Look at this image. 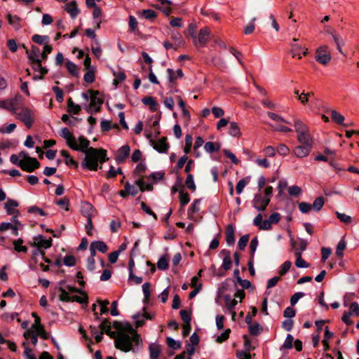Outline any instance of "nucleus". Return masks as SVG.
I'll use <instances>...</instances> for the list:
<instances>
[{"label":"nucleus","instance_id":"nucleus-1","mask_svg":"<svg viewBox=\"0 0 359 359\" xmlns=\"http://www.w3.org/2000/svg\"><path fill=\"white\" fill-rule=\"evenodd\" d=\"M84 154L86 156L81 162V167L86 170L96 171L98 162L102 164L108 160L107 151L104 149L90 147Z\"/></svg>","mask_w":359,"mask_h":359},{"label":"nucleus","instance_id":"nucleus-2","mask_svg":"<svg viewBox=\"0 0 359 359\" xmlns=\"http://www.w3.org/2000/svg\"><path fill=\"white\" fill-rule=\"evenodd\" d=\"M129 327L131 330V335L124 332H119L114 341L115 347L124 352L133 350V345L138 346L141 341L140 336L137 332L132 326H129Z\"/></svg>","mask_w":359,"mask_h":359},{"label":"nucleus","instance_id":"nucleus-3","mask_svg":"<svg viewBox=\"0 0 359 359\" xmlns=\"http://www.w3.org/2000/svg\"><path fill=\"white\" fill-rule=\"evenodd\" d=\"M294 126L297 134V141L302 144L313 146V140L311 137L308 126L300 120L294 121Z\"/></svg>","mask_w":359,"mask_h":359},{"label":"nucleus","instance_id":"nucleus-4","mask_svg":"<svg viewBox=\"0 0 359 359\" xmlns=\"http://www.w3.org/2000/svg\"><path fill=\"white\" fill-rule=\"evenodd\" d=\"M90 94V104L86 106V110L88 114H93L100 111L101 107L104 102L102 97H99L98 90H88Z\"/></svg>","mask_w":359,"mask_h":359},{"label":"nucleus","instance_id":"nucleus-5","mask_svg":"<svg viewBox=\"0 0 359 359\" xmlns=\"http://www.w3.org/2000/svg\"><path fill=\"white\" fill-rule=\"evenodd\" d=\"M19 156L23 158L20 163V168L22 170L32 172L40 167V163L36 158L27 156L24 151H21Z\"/></svg>","mask_w":359,"mask_h":359},{"label":"nucleus","instance_id":"nucleus-6","mask_svg":"<svg viewBox=\"0 0 359 359\" xmlns=\"http://www.w3.org/2000/svg\"><path fill=\"white\" fill-rule=\"evenodd\" d=\"M17 118L22 121L27 128H30L34 121V112L26 107H21L20 110L15 114Z\"/></svg>","mask_w":359,"mask_h":359},{"label":"nucleus","instance_id":"nucleus-7","mask_svg":"<svg viewBox=\"0 0 359 359\" xmlns=\"http://www.w3.org/2000/svg\"><path fill=\"white\" fill-rule=\"evenodd\" d=\"M316 60L320 64L326 65L331 60V55L328 51V47L327 46H320L316 53Z\"/></svg>","mask_w":359,"mask_h":359},{"label":"nucleus","instance_id":"nucleus-8","mask_svg":"<svg viewBox=\"0 0 359 359\" xmlns=\"http://www.w3.org/2000/svg\"><path fill=\"white\" fill-rule=\"evenodd\" d=\"M22 103V97L20 95H16L14 97L7 100V110L15 114L20 110Z\"/></svg>","mask_w":359,"mask_h":359},{"label":"nucleus","instance_id":"nucleus-9","mask_svg":"<svg viewBox=\"0 0 359 359\" xmlns=\"http://www.w3.org/2000/svg\"><path fill=\"white\" fill-rule=\"evenodd\" d=\"M270 202V198L256 194L252 200L253 207L259 211H264Z\"/></svg>","mask_w":359,"mask_h":359},{"label":"nucleus","instance_id":"nucleus-10","mask_svg":"<svg viewBox=\"0 0 359 359\" xmlns=\"http://www.w3.org/2000/svg\"><path fill=\"white\" fill-rule=\"evenodd\" d=\"M60 135L66 140L67 144L69 148L77 149L76 138L67 128H62Z\"/></svg>","mask_w":359,"mask_h":359},{"label":"nucleus","instance_id":"nucleus-11","mask_svg":"<svg viewBox=\"0 0 359 359\" xmlns=\"http://www.w3.org/2000/svg\"><path fill=\"white\" fill-rule=\"evenodd\" d=\"M18 205L17 201L13 199H8V201L5 203L4 208L8 215H13V222L15 224L19 223L17 220L18 210L15 209V208Z\"/></svg>","mask_w":359,"mask_h":359},{"label":"nucleus","instance_id":"nucleus-12","mask_svg":"<svg viewBox=\"0 0 359 359\" xmlns=\"http://www.w3.org/2000/svg\"><path fill=\"white\" fill-rule=\"evenodd\" d=\"M166 141L167 138L165 137H163L156 141L151 140L150 142L153 148L158 152L167 153L169 149V144Z\"/></svg>","mask_w":359,"mask_h":359},{"label":"nucleus","instance_id":"nucleus-13","mask_svg":"<svg viewBox=\"0 0 359 359\" xmlns=\"http://www.w3.org/2000/svg\"><path fill=\"white\" fill-rule=\"evenodd\" d=\"M312 149L313 146L300 144L293 149L292 152L297 158H302L308 156Z\"/></svg>","mask_w":359,"mask_h":359},{"label":"nucleus","instance_id":"nucleus-14","mask_svg":"<svg viewBox=\"0 0 359 359\" xmlns=\"http://www.w3.org/2000/svg\"><path fill=\"white\" fill-rule=\"evenodd\" d=\"M34 245L41 249H48L52 245V238H45L41 235H38L34 238Z\"/></svg>","mask_w":359,"mask_h":359},{"label":"nucleus","instance_id":"nucleus-15","mask_svg":"<svg viewBox=\"0 0 359 359\" xmlns=\"http://www.w3.org/2000/svg\"><path fill=\"white\" fill-rule=\"evenodd\" d=\"M130 148L128 144L122 146L117 151L116 154V161L118 163H123L129 156Z\"/></svg>","mask_w":359,"mask_h":359},{"label":"nucleus","instance_id":"nucleus-16","mask_svg":"<svg viewBox=\"0 0 359 359\" xmlns=\"http://www.w3.org/2000/svg\"><path fill=\"white\" fill-rule=\"evenodd\" d=\"M235 231L232 224H228L225 229V240L228 245H233L235 243Z\"/></svg>","mask_w":359,"mask_h":359},{"label":"nucleus","instance_id":"nucleus-17","mask_svg":"<svg viewBox=\"0 0 359 359\" xmlns=\"http://www.w3.org/2000/svg\"><path fill=\"white\" fill-rule=\"evenodd\" d=\"M65 10L70 15L72 18H75L79 13V10L75 1H72L66 4L65 6Z\"/></svg>","mask_w":359,"mask_h":359},{"label":"nucleus","instance_id":"nucleus-18","mask_svg":"<svg viewBox=\"0 0 359 359\" xmlns=\"http://www.w3.org/2000/svg\"><path fill=\"white\" fill-rule=\"evenodd\" d=\"M137 15L140 18L149 20L151 22H153L155 18L157 17V13L156 11L151 9H144L140 11H137Z\"/></svg>","mask_w":359,"mask_h":359},{"label":"nucleus","instance_id":"nucleus-19","mask_svg":"<svg viewBox=\"0 0 359 359\" xmlns=\"http://www.w3.org/2000/svg\"><path fill=\"white\" fill-rule=\"evenodd\" d=\"M221 253L224 255L222 267L225 271H228L231 268L232 265L230 251L228 250H222Z\"/></svg>","mask_w":359,"mask_h":359},{"label":"nucleus","instance_id":"nucleus-20","mask_svg":"<svg viewBox=\"0 0 359 359\" xmlns=\"http://www.w3.org/2000/svg\"><path fill=\"white\" fill-rule=\"evenodd\" d=\"M79 144H77V149H72L75 151H80L83 153H86L88 149H89L90 142L83 136H80L79 137Z\"/></svg>","mask_w":359,"mask_h":359},{"label":"nucleus","instance_id":"nucleus-21","mask_svg":"<svg viewBox=\"0 0 359 359\" xmlns=\"http://www.w3.org/2000/svg\"><path fill=\"white\" fill-rule=\"evenodd\" d=\"M142 102L144 104L149 106L152 112L157 111L158 103L151 96H147L142 98Z\"/></svg>","mask_w":359,"mask_h":359},{"label":"nucleus","instance_id":"nucleus-22","mask_svg":"<svg viewBox=\"0 0 359 359\" xmlns=\"http://www.w3.org/2000/svg\"><path fill=\"white\" fill-rule=\"evenodd\" d=\"M7 20L8 23L13 27L16 30L21 29V19L17 15H12L11 14L7 15Z\"/></svg>","mask_w":359,"mask_h":359},{"label":"nucleus","instance_id":"nucleus-23","mask_svg":"<svg viewBox=\"0 0 359 359\" xmlns=\"http://www.w3.org/2000/svg\"><path fill=\"white\" fill-rule=\"evenodd\" d=\"M210 34V30L208 27L202 28L198 34V43L201 46H205L208 41V37Z\"/></svg>","mask_w":359,"mask_h":359},{"label":"nucleus","instance_id":"nucleus-24","mask_svg":"<svg viewBox=\"0 0 359 359\" xmlns=\"http://www.w3.org/2000/svg\"><path fill=\"white\" fill-rule=\"evenodd\" d=\"M330 116H331L332 120L334 123L339 124V125H343L344 126H348L347 124L344 123V121L345 119L344 116L339 112L337 111L336 110H332L330 111Z\"/></svg>","mask_w":359,"mask_h":359},{"label":"nucleus","instance_id":"nucleus-25","mask_svg":"<svg viewBox=\"0 0 359 359\" xmlns=\"http://www.w3.org/2000/svg\"><path fill=\"white\" fill-rule=\"evenodd\" d=\"M306 55L307 54V49L303 50V48L296 44L292 45L291 54L293 57H297L299 59L302 58L301 54Z\"/></svg>","mask_w":359,"mask_h":359},{"label":"nucleus","instance_id":"nucleus-26","mask_svg":"<svg viewBox=\"0 0 359 359\" xmlns=\"http://www.w3.org/2000/svg\"><path fill=\"white\" fill-rule=\"evenodd\" d=\"M150 358L158 359L161 353V347L156 344H151L149 346Z\"/></svg>","mask_w":359,"mask_h":359},{"label":"nucleus","instance_id":"nucleus-27","mask_svg":"<svg viewBox=\"0 0 359 359\" xmlns=\"http://www.w3.org/2000/svg\"><path fill=\"white\" fill-rule=\"evenodd\" d=\"M81 110V107L79 104H75L70 97L67 101V111L74 114H79Z\"/></svg>","mask_w":359,"mask_h":359},{"label":"nucleus","instance_id":"nucleus-28","mask_svg":"<svg viewBox=\"0 0 359 359\" xmlns=\"http://www.w3.org/2000/svg\"><path fill=\"white\" fill-rule=\"evenodd\" d=\"M332 37L333 39V41H334L337 48L338 49L339 52L341 54H344L343 50L341 49V46L344 45V41L343 39L341 37L340 35L337 34L335 32H331Z\"/></svg>","mask_w":359,"mask_h":359},{"label":"nucleus","instance_id":"nucleus-29","mask_svg":"<svg viewBox=\"0 0 359 359\" xmlns=\"http://www.w3.org/2000/svg\"><path fill=\"white\" fill-rule=\"evenodd\" d=\"M40 50L38 47L32 46L31 51L29 53V59L32 62L39 61L40 60Z\"/></svg>","mask_w":359,"mask_h":359},{"label":"nucleus","instance_id":"nucleus-30","mask_svg":"<svg viewBox=\"0 0 359 359\" xmlns=\"http://www.w3.org/2000/svg\"><path fill=\"white\" fill-rule=\"evenodd\" d=\"M24 243V241L22 239V238H18V240H15L13 241V246H14V250L17 252H27V250H28V248L25 246V245H22Z\"/></svg>","mask_w":359,"mask_h":359},{"label":"nucleus","instance_id":"nucleus-31","mask_svg":"<svg viewBox=\"0 0 359 359\" xmlns=\"http://www.w3.org/2000/svg\"><path fill=\"white\" fill-rule=\"evenodd\" d=\"M32 40L38 44L40 45H48L49 37L48 36H42L39 34H34L32 37Z\"/></svg>","mask_w":359,"mask_h":359},{"label":"nucleus","instance_id":"nucleus-32","mask_svg":"<svg viewBox=\"0 0 359 359\" xmlns=\"http://www.w3.org/2000/svg\"><path fill=\"white\" fill-rule=\"evenodd\" d=\"M263 328L257 322L250 325L248 326V330L251 335L257 336L261 333Z\"/></svg>","mask_w":359,"mask_h":359},{"label":"nucleus","instance_id":"nucleus-33","mask_svg":"<svg viewBox=\"0 0 359 359\" xmlns=\"http://www.w3.org/2000/svg\"><path fill=\"white\" fill-rule=\"evenodd\" d=\"M66 67L72 76H78L79 74V70L78 66L73 63L72 62L67 60L66 62Z\"/></svg>","mask_w":359,"mask_h":359},{"label":"nucleus","instance_id":"nucleus-34","mask_svg":"<svg viewBox=\"0 0 359 359\" xmlns=\"http://www.w3.org/2000/svg\"><path fill=\"white\" fill-rule=\"evenodd\" d=\"M229 134L233 137H240L241 136V133L240 127L237 123H236V122L230 123Z\"/></svg>","mask_w":359,"mask_h":359},{"label":"nucleus","instance_id":"nucleus-35","mask_svg":"<svg viewBox=\"0 0 359 359\" xmlns=\"http://www.w3.org/2000/svg\"><path fill=\"white\" fill-rule=\"evenodd\" d=\"M93 206L89 203H85L83 204L81 208V212L84 217L87 218V219H89V218H91L92 214L91 212L93 211Z\"/></svg>","mask_w":359,"mask_h":359},{"label":"nucleus","instance_id":"nucleus-36","mask_svg":"<svg viewBox=\"0 0 359 359\" xmlns=\"http://www.w3.org/2000/svg\"><path fill=\"white\" fill-rule=\"evenodd\" d=\"M204 149L208 153H213L218 151L220 149V146L217 143L208 142L205 144Z\"/></svg>","mask_w":359,"mask_h":359},{"label":"nucleus","instance_id":"nucleus-37","mask_svg":"<svg viewBox=\"0 0 359 359\" xmlns=\"http://www.w3.org/2000/svg\"><path fill=\"white\" fill-rule=\"evenodd\" d=\"M91 243H92L93 248H95L97 250H98L102 253H104L108 250V246L103 241H93Z\"/></svg>","mask_w":359,"mask_h":359},{"label":"nucleus","instance_id":"nucleus-38","mask_svg":"<svg viewBox=\"0 0 359 359\" xmlns=\"http://www.w3.org/2000/svg\"><path fill=\"white\" fill-rule=\"evenodd\" d=\"M237 303L238 302L236 299H231L229 297H225L226 306L231 312H233V318L236 316V313L233 311V309H235V306H236Z\"/></svg>","mask_w":359,"mask_h":359},{"label":"nucleus","instance_id":"nucleus-39","mask_svg":"<svg viewBox=\"0 0 359 359\" xmlns=\"http://www.w3.org/2000/svg\"><path fill=\"white\" fill-rule=\"evenodd\" d=\"M190 201V197L188 193L184 192L183 189L180 191V202L182 207L185 206Z\"/></svg>","mask_w":359,"mask_h":359},{"label":"nucleus","instance_id":"nucleus-40","mask_svg":"<svg viewBox=\"0 0 359 359\" xmlns=\"http://www.w3.org/2000/svg\"><path fill=\"white\" fill-rule=\"evenodd\" d=\"M150 288L151 284L149 283H144L142 285V291L144 293V302L147 303L150 298Z\"/></svg>","mask_w":359,"mask_h":359},{"label":"nucleus","instance_id":"nucleus-41","mask_svg":"<svg viewBox=\"0 0 359 359\" xmlns=\"http://www.w3.org/2000/svg\"><path fill=\"white\" fill-rule=\"evenodd\" d=\"M324 203H325V200H324L323 197L320 196L315 199L313 204L311 205V208L313 207V208L316 211H319L323 207Z\"/></svg>","mask_w":359,"mask_h":359},{"label":"nucleus","instance_id":"nucleus-42","mask_svg":"<svg viewBox=\"0 0 359 359\" xmlns=\"http://www.w3.org/2000/svg\"><path fill=\"white\" fill-rule=\"evenodd\" d=\"M90 46H91L92 52L94 54V55L97 58H99L101 56L102 52V48L100 47V41H97V43H92Z\"/></svg>","mask_w":359,"mask_h":359},{"label":"nucleus","instance_id":"nucleus-43","mask_svg":"<svg viewBox=\"0 0 359 359\" xmlns=\"http://www.w3.org/2000/svg\"><path fill=\"white\" fill-rule=\"evenodd\" d=\"M101 129L104 132L109 131L112 128H118V126L116 123L111 125L109 121L104 120L100 123Z\"/></svg>","mask_w":359,"mask_h":359},{"label":"nucleus","instance_id":"nucleus-44","mask_svg":"<svg viewBox=\"0 0 359 359\" xmlns=\"http://www.w3.org/2000/svg\"><path fill=\"white\" fill-rule=\"evenodd\" d=\"M185 184L191 191H196V187L194 181V176L191 174L187 175Z\"/></svg>","mask_w":359,"mask_h":359},{"label":"nucleus","instance_id":"nucleus-45","mask_svg":"<svg viewBox=\"0 0 359 359\" xmlns=\"http://www.w3.org/2000/svg\"><path fill=\"white\" fill-rule=\"evenodd\" d=\"M192 136L189 134H187L185 137V146L184 148V151L187 154H188L191 151V149L192 147Z\"/></svg>","mask_w":359,"mask_h":359},{"label":"nucleus","instance_id":"nucleus-46","mask_svg":"<svg viewBox=\"0 0 359 359\" xmlns=\"http://www.w3.org/2000/svg\"><path fill=\"white\" fill-rule=\"evenodd\" d=\"M61 119L64 123L69 126H74L76 125V122L81 121L80 118L76 117H74L73 119H70L69 115L67 114H63Z\"/></svg>","mask_w":359,"mask_h":359},{"label":"nucleus","instance_id":"nucleus-47","mask_svg":"<svg viewBox=\"0 0 359 359\" xmlns=\"http://www.w3.org/2000/svg\"><path fill=\"white\" fill-rule=\"evenodd\" d=\"M180 316L184 322V324H190L191 320V314L190 311L187 310H181L180 311Z\"/></svg>","mask_w":359,"mask_h":359},{"label":"nucleus","instance_id":"nucleus-48","mask_svg":"<svg viewBox=\"0 0 359 359\" xmlns=\"http://www.w3.org/2000/svg\"><path fill=\"white\" fill-rule=\"evenodd\" d=\"M83 297H80V296H77V295H75V296H72L71 297V301L70 302H79V303H81V304H84V303H87L88 302V296L86 294V293L83 291H81V293Z\"/></svg>","mask_w":359,"mask_h":359},{"label":"nucleus","instance_id":"nucleus-49","mask_svg":"<svg viewBox=\"0 0 359 359\" xmlns=\"http://www.w3.org/2000/svg\"><path fill=\"white\" fill-rule=\"evenodd\" d=\"M83 80L88 83H92L95 81V71L92 67L91 69H88V72L84 74Z\"/></svg>","mask_w":359,"mask_h":359},{"label":"nucleus","instance_id":"nucleus-50","mask_svg":"<svg viewBox=\"0 0 359 359\" xmlns=\"http://www.w3.org/2000/svg\"><path fill=\"white\" fill-rule=\"evenodd\" d=\"M276 152L280 156H285L289 154L290 149L285 144H280L277 147Z\"/></svg>","mask_w":359,"mask_h":359},{"label":"nucleus","instance_id":"nucleus-51","mask_svg":"<svg viewBox=\"0 0 359 359\" xmlns=\"http://www.w3.org/2000/svg\"><path fill=\"white\" fill-rule=\"evenodd\" d=\"M292 266V262L290 261H285L280 267L278 273L280 276L285 275L288 272L290 267Z\"/></svg>","mask_w":359,"mask_h":359},{"label":"nucleus","instance_id":"nucleus-52","mask_svg":"<svg viewBox=\"0 0 359 359\" xmlns=\"http://www.w3.org/2000/svg\"><path fill=\"white\" fill-rule=\"evenodd\" d=\"M258 243H259V241H258V238H257V236H255V238H253L251 240L250 244V257L254 258L255 251H256L257 248L258 246Z\"/></svg>","mask_w":359,"mask_h":359},{"label":"nucleus","instance_id":"nucleus-53","mask_svg":"<svg viewBox=\"0 0 359 359\" xmlns=\"http://www.w3.org/2000/svg\"><path fill=\"white\" fill-rule=\"evenodd\" d=\"M347 313H350V316H359V304L357 302L351 303L349 306V311Z\"/></svg>","mask_w":359,"mask_h":359},{"label":"nucleus","instance_id":"nucleus-54","mask_svg":"<svg viewBox=\"0 0 359 359\" xmlns=\"http://www.w3.org/2000/svg\"><path fill=\"white\" fill-rule=\"evenodd\" d=\"M59 291L60 292V294L59 295L60 300L62 302H70L71 296H69V293L62 287H60Z\"/></svg>","mask_w":359,"mask_h":359},{"label":"nucleus","instance_id":"nucleus-55","mask_svg":"<svg viewBox=\"0 0 359 359\" xmlns=\"http://www.w3.org/2000/svg\"><path fill=\"white\" fill-rule=\"evenodd\" d=\"M249 238H250V236L248 234H245L240 238V239L238 241V248L241 250H243L245 248V247L249 241Z\"/></svg>","mask_w":359,"mask_h":359},{"label":"nucleus","instance_id":"nucleus-56","mask_svg":"<svg viewBox=\"0 0 359 359\" xmlns=\"http://www.w3.org/2000/svg\"><path fill=\"white\" fill-rule=\"evenodd\" d=\"M168 346L173 350H178L181 348V344L179 341H175L171 337H168L166 339Z\"/></svg>","mask_w":359,"mask_h":359},{"label":"nucleus","instance_id":"nucleus-57","mask_svg":"<svg viewBox=\"0 0 359 359\" xmlns=\"http://www.w3.org/2000/svg\"><path fill=\"white\" fill-rule=\"evenodd\" d=\"M230 332H231V330L229 328L225 330L224 332H222L220 335H219L217 337L216 341L217 343L221 344V343L226 341L229 337Z\"/></svg>","mask_w":359,"mask_h":359},{"label":"nucleus","instance_id":"nucleus-58","mask_svg":"<svg viewBox=\"0 0 359 359\" xmlns=\"http://www.w3.org/2000/svg\"><path fill=\"white\" fill-rule=\"evenodd\" d=\"M263 153L266 157H274L276 154V149L272 146H267L263 149Z\"/></svg>","mask_w":359,"mask_h":359},{"label":"nucleus","instance_id":"nucleus-59","mask_svg":"<svg viewBox=\"0 0 359 359\" xmlns=\"http://www.w3.org/2000/svg\"><path fill=\"white\" fill-rule=\"evenodd\" d=\"M346 248V242L344 239H341L337 244V249H336V255L338 257H342L343 256V251Z\"/></svg>","mask_w":359,"mask_h":359},{"label":"nucleus","instance_id":"nucleus-60","mask_svg":"<svg viewBox=\"0 0 359 359\" xmlns=\"http://www.w3.org/2000/svg\"><path fill=\"white\" fill-rule=\"evenodd\" d=\"M85 34L88 38L92 39L93 41L92 43H97V41H99L98 38L97 37V35L95 34V30L92 29L90 28H88L85 29Z\"/></svg>","mask_w":359,"mask_h":359},{"label":"nucleus","instance_id":"nucleus-61","mask_svg":"<svg viewBox=\"0 0 359 359\" xmlns=\"http://www.w3.org/2000/svg\"><path fill=\"white\" fill-rule=\"evenodd\" d=\"M337 217L343 223L349 224L351 222V217L344 213H341L339 212H335Z\"/></svg>","mask_w":359,"mask_h":359},{"label":"nucleus","instance_id":"nucleus-62","mask_svg":"<svg viewBox=\"0 0 359 359\" xmlns=\"http://www.w3.org/2000/svg\"><path fill=\"white\" fill-rule=\"evenodd\" d=\"M53 90L55 95L57 101L59 102H62L63 101V95H64L62 90L57 86H53Z\"/></svg>","mask_w":359,"mask_h":359},{"label":"nucleus","instance_id":"nucleus-63","mask_svg":"<svg viewBox=\"0 0 359 359\" xmlns=\"http://www.w3.org/2000/svg\"><path fill=\"white\" fill-rule=\"evenodd\" d=\"M157 267L161 270H166L168 269L169 265L168 260L165 257H161L157 262Z\"/></svg>","mask_w":359,"mask_h":359},{"label":"nucleus","instance_id":"nucleus-64","mask_svg":"<svg viewBox=\"0 0 359 359\" xmlns=\"http://www.w3.org/2000/svg\"><path fill=\"white\" fill-rule=\"evenodd\" d=\"M281 219L280 214L278 212H273L272 213L269 217L267 219L270 224H278Z\"/></svg>","mask_w":359,"mask_h":359}]
</instances>
